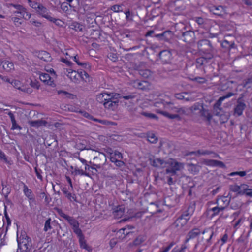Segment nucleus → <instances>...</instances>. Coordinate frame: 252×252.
Returning <instances> with one entry per match:
<instances>
[{
	"mask_svg": "<svg viewBox=\"0 0 252 252\" xmlns=\"http://www.w3.org/2000/svg\"><path fill=\"white\" fill-rule=\"evenodd\" d=\"M51 219L49 218L45 221V223L44 224V230L46 232L48 230H50L52 229V227L51 225Z\"/></svg>",
	"mask_w": 252,
	"mask_h": 252,
	"instance_id": "8fccbe9b",
	"label": "nucleus"
},
{
	"mask_svg": "<svg viewBox=\"0 0 252 252\" xmlns=\"http://www.w3.org/2000/svg\"><path fill=\"white\" fill-rule=\"evenodd\" d=\"M228 235L227 233H225L223 235V236H222V237L221 239V246L223 245L225 243H226V242L228 240Z\"/></svg>",
	"mask_w": 252,
	"mask_h": 252,
	"instance_id": "338daca9",
	"label": "nucleus"
},
{
	"mask_svg": "<svg viewBox=\"0 0 252 252\" xmlns=\"http://www.w3.org/2000/svg\"><path fill=\"white\" fill-rule=\"evenodd\" d=\"M94 160L97 162L98 160H100L101 161V163H99L98 164H94L93 163L92 164V166L90 167V168L92 169L96 170V168H100L101 167V166L105 164L106 161V158L104 155H101L99 157H96L94 158Z\"/></svg>",
	"mask_w": 252,
	"mask_h": 252,
	"instance_id": "ddd939ff",
	"label": "nucleus"
},
{
	"mask_svg": "<svg viewBox=\"0 0 252 252\" xmlns=\"http://www.w3.org/2000/svg\"><path fill=\"white\" fill-rule=\"evenodd\" d=\"M246 175V171H244L233 172L229 174V175L231 176H233L235 175H239L241 177H244Z\"/></svg>",
	"mask_w": 252,
	"mask_h": 252,
	"instance_id": "4d7b16f0",
	"label": "nucleus"
},
{
	"mask_svg": "<svg viewBox=\"0 0 252 252\" xmlns=\"http://www.w3.org/2000/svg\"><path fill=\"white\" fill-rule=\"evenodd\" d=\"M67 76L75 83H79V72H76L74 70H67Z\"/></svg>",
	"mask_w": 252,
	"mask_h": 252,
	"instance_id": "f3484780",
	"label": "nucleus"
},
{
	"mask_svg": "<svg viewBox=\"0 0 252 252\" xmlns=\"http://www.w3.org/2000/svg\"><path fill=\"white\" fill-rule=\"evenodd\" d=\"M223 7L221 6H213L211 9V11L215 15L220 16L222 15Z\"/></svg>",
	"mask_w": 252,
	"mask_h": 252,
	"instance_id": "c756f323",
	"label": "nucleus"
},
{
	"mask_svg": "<svg viewBox=\"0 0 252 252\" xmlns=\"http://www.w3.org/2000/svg\"><path fill=\"white\" fill-rule=\"evenodd\" d=\"M201 241L203 243L205 250L212 244V238L214 235V229L211 227L206 228L202 232Z\"/></svg>",
	"mask_w": 252,
	"mask_h": 252,
	"instance_id": "7ed1b4c3",
	"label": "nucleus"
},
{
	"mask_svg": "<svg viewBox=\"0 0 252 252\" xmlns=\"http://www.w3.org/2000/svg\"><path fill=\"white\" fill-rule=\"evenodd\" d=\"M70 28L76 31H82L83 30V26L77 22H73L70 25Z\"/></svg>",
	"mask_w": 252,
	"mask_h": 252,
	"instance_id": "72a5a7b5",
	"label": "nucleus"
},
{
	"mask_svg": "<svg viewBox=\"0 0 252 252\" xmlns=\"http://www.w3.org/2000/svg\"><path fill=\"white\" fill-rule=\"evenodd\" d=\"M184 168V164L174 161V174L177 170H180Z\"/></svg>",
	"mask_w": 252,
	"mask_h": 252,
	"instance_id": "5fc2aeb1",
	"label": "nucleus"
},
{
	"mask_svg": "<svg viewBox=\"0 0 252 252\" xmlns=\"http://www.w3.org/2000/svg\"><path fill=\"white\" fill-rule=\"evenodd\" d=\"M113 99H114V98L117 99L118 98H124L126 100H128V99H131L134 98V95L133 94H131L128 95L123 96V95H121V94H119L113 93Z\"/></svg>",
	"mask_w": 252,
	"mask_h": 252,
	"instance_id": "473e14b6",
	"label": "nucleus"
},
{
	"mask_svg": "<svg viewBox=\"0 0 252 252\" xmlns=\"http://www.w3.org/2000/svg\"><path fill=\"white\" fill-rule=\"evenodd\" d=\"M29 124L31 126L38 127L42 125H45L46 122L45 121L38 120L36 121H29Z\"/></svg>",
	"mask_w": 252,
	"mask_h": 252,
	"instance_id": "a878e982",
	"label": "nucleus"
},
{
	"mask_svg": "<svg viewBox=\"0 0 252 252\" xmlns=\"http://www.w3.org/2000/svg\"><path fill=\"white\" fill-rule=\"evenodd\" d=\"M195 206V202L191 203L187 208L183 211L182 215L174 221L176 227L182 228L187 224L194 212Z\"/></svg>",
	"mask_w": 252,
	"mask_h": 252,
	"instance_id": "f257e3e1",
	"label": "nucleus"
},
{
	"mask_svg": "<svg viewBox=\"0 0 252 252\" xmlns=\"http://www.w3.org/2000/svg\"><path fill=\"white\" fill-rule=\"evenodd\" d=\"M149 160L150 161V164L153 166L157 168L162 167L164 163V161L160 158L152 159L150 158Z\"/></svg>",
	"mask_w": 252,
	"mask_h": 252,
	"instance_id": "4be33fe9",
	"label": "nucleus"
},
{
	"mask_svg": "<svg viewBox=\"0 0 252 252\" xmlns=\"http://www.w3.org/2000/svg\"><path fill=\"white\" fill-rule=\"evenodd\" d=\"M242 219L240 218L233 224V228L235 230H237L239 228L240 224L242 222Z\"/></svg>",
	"mask_w": 252,
	"mask_h": 252,
	"instance_id": "0e129e2a",
	"label": "nucleus"
},
{
	"mask_svg": "<svg viewBox=\"0 0 252 252\" xmlns=\"http://www.w3.org/2000/svg\"><path fill=\"white\" fill-rule=\"evenodd\" d=\"M207 62V59L204 57L198 58L196 60V65L197 67H200Z\"/></svg>",
	"mask_w": 252,
	"mask_h": 252,
	"instance_id": "f704fd0d",
	"label": "nucleus"
},
{
	"mask_svg": "<svg viewBox=\"0 0 252 252\" xmlns=\"http://www.w3.org/2000/svg\"><path fill=\"white\" fill-rule=\"evenodd\" d=\"M178 28L181 29V33L182 35L180 37L181 40L187 43H191L195 41V34L194 32L191 30L184 31L185 30V25L183 23L174 24V32L177 33L176 34L174 33V36L179 37V33L177 32Z\"/></svg>",
	"mask_w": 252,
	"mask_h": 252,
	"instance_id": "f03ea898",
	"label": "nucleus"
},
{
	"mask_svg": "<svg viewBox=\"0 0 252 252\" xmlns=\"http://www.w3.org/2000/svg\"><path fill=\"white\" fill-rule=\"evenodd\" d=\"M21 18H23L25 19L28 20L31 18V14L29 13H28L26 8L24 9L23 10V13L22 14H21L20 15H18Z\"/></svg>",
	"mask_w": 252,
	"mask_h": 252,
	"instance_id": "3c124183",
	"label": "nucleus"
},
{
	"mask_svg": "<svg viewBox=\"0 0 252 252\" xmlns=\"http://www.w3.org/2000/svg\"><path fill=\"white\" fill-rule=\"evenodd\" d=\"M186 244L187 243H185L184 242V244L182 245V246L181 247V248L179 250H177L176 251V252H185L187 248V246H186Z\"/></svg>",
	"mask_w": 252,
	"mask_h": 252,
	"instance_id": "774afa93",
	"label": "nucleus"
},
{
	"mask_svg": "<svg viewBox=\"0 0 252 252\" xmlns=\"http://www.w3.org/2000/svg\"><path fill=\"white\" fill-rule=\"evenodd\" d=\"M159 56L163 62L168 63L171 60L172 53L170 50H163L159 53Z\"/></svg>",
	"mask_w": 252,
	"mask_h": 252,
	"instance_id": "9b49d317",
	"label": "nucleus"
},
{
	"mask_svg": "<svg viewBox=\"0 0 252 252\" xmlns=\"http://www.w3.org/2000/svg\"><path fill=\"white\" fill-rule=\"evenodd\" d=\"M65 196L70 201H73L75 202H77V197L75 194L71 193L70 192H69L68 193H67L66 195H65Z\"/></svg>",
	"mask_w": 252,
	"mask_h": 252,
	"instance_id": "09e8293b",
	"label": "nucleus"
},
{
	"mask_svg": "<svg viewBox=\"0 0 252 252\" xmlns=\"http://www.w3.org/2000/svg\"><path fill=\"white\" fill-rule=\"evenodd\" d=\"M74 61L77 63L78 65L82 66L85 68H90V65L87 63H81L79 61L78 58H77V56H75L73 57Z\"/></svg>",
	"mask_w": 252,
	"mask_h": 252,
	"instance_id": "4c0bfd02",
	"label": "nucleus"
},
{
	"mask_svg": "<svg viewBox=\"0 0 252 252\" xmlns=\"http://www.w3.org/2000/svg\"><path fill=\"white\" fill-rule=\"evenodd\" d=\"M147 139L148 141L151 143H156L158 141V138L153 133L148 135Z\"/></svg>",
	"mask_w": 252,
	"mask_h": 252,
	"instance_id": "a18cd8bd",
	"label": "nucleus"
},
{
	"mask_svg": "<svg viewBox=\"0 0 252 252\" xmlns=\"http://www.w3.org/2000/svg\"><path fill=\"white\" fill-rule=\"evenodd\" d=\"M241 189V195L252 197V189L249 188V186L247 184H242Z\"/></svg>",
	"mask_w": 252,
	"mask_h": 252,
	"instance_id": "412c9836",
	"label": "nucleus"
},
{
	"mask_svg": "<svg viewBox=\"0 0 252 252\" xmlns=\"http://www.w3.org/2000/svg\"><path fill=\"white\" fill-rule=\"evenodd\" d=\"M242 184L240 185H234L231 186V190L234 192H236L238 194L241 195Z\"/></svg>",
	"mask_w": 252,
	"mask_h": 252,
	"instance_id": "c9c22d12",
	"label": "nucleus"
},
{
	"mask_svg": "<svg viewBox=\"0 0 252 252\" xmlns=\"http://www.w3.org/2000/svg\"><path fill=\"white\" fill-rule=\"evenodd\" d=\"M246 107L245 103L242 102L240 98H239L237 100V104L234 108V115L237 116H241Z\"/></svg>",
	"mask_w": 252,
	"mask_h": 252,
	"instance_id": "9d476101",
	"label": "nucleus"
},
{
	"mask_svg": "<svg viewBox=\"0 0 252 252\" xmlns=\"http://www.w3.org/2000/svg\"><path fill=\"white\" fill-rule=\"evenodd\" d=\"M210 155L213 154L212 157L213 158H218L219 157V155L215 152H212L211 151L209 150H198L196 151H192L191 152H189V153L187 154V155Z\"/></svg>",
	"mask_w": 252,
	"mask_h": 252,
	"instance_id": "dca6fc26",
	"label": "nucleus"
},
{
	"mask_svg": "<svg viewBox=\"0 0 252 252\" xmlns=\"http://www.w3.org/2000/svg\"><path fill=\"white\" fill-rule=\"evenodd\" d=\"M132 86L137 89L145 90L148 89L149 84L146 81H140L139 80H134L132 82Z\"/></svg>",
	"mask_w": 252,
	"mask_h": 252,
	"instance_id": "f8f14e48",
	"label": "nucleus"
},
{
	"mask_svg": "<svg viewBox=\"0 0 252 252\" xmlns=\"http://www.w3.org/2000/svg\"><path fill=\"white\" fill-rule=\"evenodd\" d=\"M12 85L16 88L20 90L22 88L20 87V82L18 81L15 80L11 82Z\"/></svg>",
	"mask_w": 252,
	"mask_h": 252,
	"instance_id": "69168bd1",
	"label": "nucleus"
},
{
	"mask_svg": "<svg viewBox=\"0 0 252 252\" xmlns=\"http://www.w3.org/2000/svg\"><path fill=\"white\" fill-rule=\"evenodd\" d=\"M24 193L25 195L30 199V200H33V195L31 189H29L28 187L24 184Z\"/></svg>",
	"mask_w": 252,
	"mask_h": 252,
	"instance_id": "bb28decb",
	"label": "nucleus"
},
{
	"mask_svg": "<svg viewBox=\"0 0 252 252\" xmlns=\"http://www.w3.org/2000/svg\"><path fill=\"white\" fill-rule=\"evenodd\" d=\"M36 11L42 17L47 20L50 16L49 14L48 10L41 4H40Z\"/></svg>",
	"mask_w": 252,
	"mask_h": 252,
	"instance_id": "6ab92c4d",
	"label": "nucleus"
},
{
	"mask_svg": "<svg viewBox=\"0 0 252 252\" xmlns=\"http://www.w3.org/2000/svg\"><path fill=\"white\" fill-rule=\"evenodd\" d=\"M28 2L29 3L30 6L33 9H35L36 10L37 9L39 6L40 5V3H37L36 1H32L31 0H28Z\"/></svg>",
	"mask_w": 252,
	"mask_h": 252,
	"instance_id": "603ef678",
	"label": "nucleus"
},
{
	"mask_svg": "<svg viewBox=\"0 0 252 252\" xmlns=\"http://www.w3.org/2000/svg\"><path fill=\"white\" fill-rule=\"evenodd\" d=\"M79 226H77L74 228H73V232L77 235L78 237L79 238L80 240L81 241V239L82 238H83V235L82 232V230L79 228Z\"/></svg>",
	"mask_w": 252,
	"mask_h": 252,
	"instance_id": "a19ab883",
	"label": "nucleus"
},
{
	"mask_svg": "<svg viewBox=\"0 0 252 252\" xmlns=\"http://www.w3.org/2000/svg\"><path fill=\"white\" fill-rule=\"evenodd\" d=\"M96 100L99 103H103V104H104V103H105L106 101H104L103 93L97 95Z\"/></svg>",
	"mask_w": 252,
	"mask_h": 252,
	"instance_id": "bf43d9fd",
	"label": "nucleus"
},
{
	"mask_svg": "<svg viewBox=\"0 0 252 252\" xmlns=\"http://www.w3.org/2000/svg\"><path fill=\"white\" fill-rule=\"evenodd\" d=\"M0 65H2L3 69L7 71H9L14 68L13 63L8 61L1 62Z\"/></svg>",
	"mask_w": 252,
	"mask_h": 252,
	"instance_id": "393cba45",
	"label": "nucleus"
},
{
	"mask_svg": "<svg viewBox=\"0 0 252 252\" xmlns=\"http://www.w3.org/2000/svg\"><path fill=\"white\" fill-rule=\"evenodd\" d=\"M154 37L158 38L160 40H164L170 42L173 37V32L170 30H167L161 33L155 34Z\"/></svg>",
	"mask_w": 252,
	"mask_h": 252,
	"instance_id": "0eeeda50",
	"label": "nucleus"
},
{
	"mask_svg": "<svg viewBox=\"0 0 252 252\" xmlns=\"http://www.w3.org/2000/svg\"><path fill=\"white\" fill-rule=\"evenodd\" d=\"M10 5L11 6H13L14 7L16 10L13 12V13L15 15L22 14L23 13V10H24L25 8L21 5L19 4H10Z\"/></svg>",
	"mask_w": 252,
	"mask_h": 252,
	"instance_id": "7c9ffc66",
	"label": "nucleus"
},
{
	"mask_svg": "<svg viewBox=\"0 0 252 252\" xmlns=\"http://www.w3.org/2000/svg\"><path fill=\"white\" fill-rule=\"evenodd\" d=\"M58 213L61 217L67 220L70 225L72 226V228L77 226H79V223L77 220L73 217H70L64 213L62 210L58 209Z\"/></svg>",
	"mask_w": 252,
	"mask_h": 252,
	"instance_id": "6e6552de",
	"label": "nucleus"
},
{
	"mask_svg": "<svg viewBox=\"0 0 252 252\" xmlns=\"http://www.w3.org/2000/svg\"><path fill=\"white\" fill-rule=\"evenodd\" d=\"M57 93L58 94L61 95L62 98L64 99L67 98L73 99L75 96L74 94L65 91L59 90L57 91Z\"/></svg>",
	"mask_w": 252,
	"mask_h": 252,
	"instance_id": "b1692460",
	"label": "nucleus"
},
{
	"mask_svg": "<svg viewBox=\"0 0 252 252\" xmlns=\"http://www.w3.org/2000/svg\"><path fill=\"white\" fill-rule=\"evenodd\" d=\"M48 20L54 23L56 25L58 26H62L63 23V22L61 20L52 17L51 16H50Z\"/></svg>",
	"mask_w": 252,
	"mask_h": 252,
	"instance_id": "ea45409f",
	"label": "nucleus"
},
{
	"mask_svg": "<svg viewBox=\"0 0 252 252\" xmlns=\"http://www.w3.org/2000/svg\"><path fill=\"white\" fill-rule=\"evenodd\" d=\"M20 90L29 94L32 92V89L30 87H23Z\"/></svg>",
	"mask_w": 252,
	"mask_h": 252,
	"instance_id": "e2e57ef3",
	"label": "nucleus"
},
{
	"mask_svg": "<svg viewBox=\"0 0 252 252\" xmlns=\"http://www.w3.org/2000/svg\"><path fill=\"white\" fill-rule=\"evenodd\" d=\"M205 165L212 167H220L224 168L225 165L223 162L221 161H218L214 159H205L204 161Z\"/></svg>",
	"mask_w": 252,
	"mask_h": 252,
	"instance_id": "2eb2a0df",
	"label": "nucleus"
},
{
	"mask_svg": "<svg viewBox=\"0 0 252 252\" xmlns=\"http://www.w3.org/2000/svg\"><path fill=\"white\" fill-rule=\"evenodd\" d=\"M125 212V207L123 206H118L113 209V215L116 219L121 218Z\"/></svg>",
	"mask_w": 252,
	"mask_h": 252,
	"instance_id": "a211bd4d",
	"label": "nucleus"
},
{
	"mask_svg": "<svg viewBox=\"0 0 252 252\" xmlns=\"http://www.w3.org/2000/svg\"><path fill=\"white\" fill-rule=\"evenodd\" d=\"M188 170L193 174H196L199 172V166L192 164L189 165Z\"/></svg>",
	"mask_w": 252,
	"mask_h": 252,
	"instance_id": "e433bc0d",
	"label": "nucleus"
},
{
	"mask_svg": "<svg viewBox=\"0 0 252 252\" xmlns=\"http://www.w3.org/2000/svg\"><path fill=\"white\" fill-rule=\"evenodd\" d=\"M79 78H81L83 80H85L86 78H89V74L85 71H81L79 72Z\"/></svg>",
	"mask_w": 252,
	"mask_h": 252,
	"instance_id": "052dcab7",
	"label": "nucleus"
},
{
	"mask_svg": "<svg viewBox=\"0 0 252 252\" xmlns=\"http://www.w3.org/2000/svg\"><path fill=\"white\" fill-rule=\"evenodd\" d=\"M207 212L211 218L218 215L220 212H223L217 205L213 207L208 208Z\"/></svg>",
	"mask_w": 252,
	"mask_h": 252,
	"instance_id": "aec40b11",
	"label": "nucleus"
},
{
	"mask_svg": "<svg viewBox=\"0 0 252 252\" xmlns=\"http://www.w3.org/2000/svg\"><path fill=\"white\" fill-rule=\"evenodd\" d=\"M39 78L42 82L49 86L52 87L56 86L53 77L50 76L48 73H42L40 74Z\"/></svg>",
	"mask_w": 252,
	"mask_h": 252,
	"instance_id": "1a4fd4ad",
	"label": "nucleus"
},
{
	"mask_svg": "<svg viewBox=\"0 0 252 252\" xmlns=\"http://www.w3.org/2000/svg\"><path fill=\"white\" fill-rule=\"evenodd\" d=\"M18 248L26 252H29L32 247V243L30 238L26 234L21 235L17 237Z\"/></svg>",
	"mask_w": 252,
	"mask_h": 252,
	"instance_id": "20e7f679",
	"label": "nucleus"
},
{
	"mask_svg": "<svg viewBox=\"0 0 252 252\" xmlns=\"http://www.w3.org/2000/svg\"><path fill=\"white\" fill-rule=\"evenodd\" d=\"M235 95V94L232 92H228L225 95L221 96L219 98L218 102L221 103L224 99L228 98Z\"/></svg>",
	"mask_w": 252,
	"mask_h": 252,
	"instance_id": "37998d69",
	"label": "nucleus"
},
{
	"mask_svg": "<svg viewBox=\"0 0 252 252\" xmlns=\"http://www.w3.org/2000/svg\"><path fill=\"white\" fill-rule=\"evenodd\" d=\"M117 102H118L117 101L113 100V99H111L104 103L103 105L106 108L113 109L115 107H116Z\"/></svg>",
	"mask_w": 252,
	"mask_h": 252,
	"instance_id": "c85d7f7f",
	"label": "nucleus"
},
{
	"mask_svg": "<svg viewBox=\"0 0 252 252\" xmlns=\"http://www.w3.org/2000/svg\"><path fill=\"white\" fill-rule=\"evenodd\" d=\"M126 18L127 21H132L133 16L134 15L133 13L130 11L129 9L125 12Z\"/></svg>",
	"mask_w": 252,
	"mask_h": 252,
	"instance_id": "49530a36",
	"label": "nucleus"
},
{
	"mask_svg": "<svg viewBox=\"0 0 252 252\" xmlns=\"http://www.w3.org/2000/svg\"><path fill=\"white\" fill-rule=\"evenodd\" d=\"M103 95L105 101H108L111 99H113V93H107L103 92Z\"/></svg>",
	"mask_w": 252,
	"mask_h": 252,
	"instance_id": "864d4df0",
	"label": "nucleus"
},
{
	"mask_svg": "<svg viewBox=\"0 0 252 252\" xmlns=\"http://www.w3.org/2000/svg\"><path fill=\"white\" fill-rule=\"evenodd\" d=\"M11 123H12V127H11L12 130L18 129V130H20L22 129V127L16 123V121L15 120L12 121Z\"/></svg>",
	"mask_w": 252,
	"mask_h": 252,
	"instance_id": "13d9d810",
	"label": "nucleus"
},
{
	"mask_svg": "<svg viewBox=\"0 0 252 252\" xmlns=\"http://www.w3.org/2000/svg\"><path fill=\"white\" fill-rule=\"evenodd\" d=\"M145 237L144 236L140 235L138 236L133 241V243L134 245L138 246L140 245L145 240Z\"/></svg>",
	"mask_w": 252,
	"mask_h": 252,
	"instance_id": "58836bf2",
	"label": "nucleus"
},
{
	"mask_svg": "<svg viewBox=\"0 0 252 252\" xmlns=\"http://www.w3.org/2000/svg\"><path fill=\"white\" fill-rule=\"evenodd\" d=\"M199 50L203 52L210 53L213 49L211 42L207 39L200 40L197 43Z\"/></svg>",
	"mask_w": 252,
	"mask_h": 252,
	"instance_id": "423d86ee",
	"label": "nucleus"
},
{
	"mask_svg": "<svg viewBox=\"0 0 252 252\" xmlns=\"http://www.w3.org/2000/svg\"><path fill=\"white\" fill-rule=\"evenodd\" d=\"M140 114L142 115H143L146 117H147L148 118H150V119H157V116L156 115L152 114V113H148L147 112L142 111L140 113Z\"/></svg>",
	"mask_w": 252,
	"mask_h": 252,
	"instance_id": "de8ad7c7",
	"label": "nucleus"
},
{
	"mask_svg": "<svg viewBox=\"0 0 252 252\" xmlns=\"http://www.w3.org/2000/svg\"><path fill=\"white\" fill-rule=\"evenodd\" d=\"M173 246V242H171L168 246L163 247L162 248V250L160 251L159 252H168Z\"/></svg>",
	"mask_w": 252,
	"mask_h": 252,
	"instance_id": "680f3d73",
	"label": "nucleus"
},
{
	"mask_svg": "<svg viewBox=\"0 0 252 252\" xmlns=\"http://www.w3.org/2000/svg\"><path fill=\"white\" fill-rule=\"evenodd\" d=\"M201 116L205 118V120L208 122V124H210L212 115L211 113L208 110L205 109H202L201 112Z\"/></svg>",
	"mask_w": 252,
	"mask_h": 252,
	"instance_id": "cd10ccee",
	"label": "nucleus"
},
{
	"mask_svg": "<svg viewBox=\"0 0 252 252\" xmlns=\"http://www.w3.org/2000/svg\"><path fill=\"white\" fill-rule=\"evenodd\" d=\"M234 43L232 42H229L226 40H224L221 43V46L223 48L230 49L233 45Z\"/></svg>",
	"mask_w": 252,
	"mask_h": 252,
	"instance_id": "79ce46f5",
	"label": "nucleus"
},
{
	"mask_svg": "<svg viewBox=\"0 0 252 252\" xmlns=\"http://www.w3.org/2000/svg\"><path fill=\"white\" fill-rule=\"evenodd\" d=\"M230 198L228 196H223L218 197L216 201L215 202L212 201L209 202L208 204L210 206L213 204H216L219 207L222 211L223 212L224 209L228 206L230 203Z\"/></svg>",
	"mask_w": 252,
	"mask_h": 252,
	"instance_id": "39448f33",
	"label": "nucleus"
},
{
	"mask_svg": "<svg viewBox=\"0 0 252 252\" xmlns=\"http://www.w3.org/2000/svg\"><path fill=\"white\" fill-rule=\"evenodd\" d=\"M34 170L37 178L40 180V181H43V177L41 175V173H42V170L38 169L37 167L34 168Z\"/></svg>",
	"mask_w": 252,
	"mask_h": 252,
	"instance_id": "6e6d98bb",
	"label": "nucleus"
},
{
	"mask_svg": "<svg viewBox=\"0 0 252 252\" xmlns=\"http://www.w3.org/2000/svg\"><path fill=\"white\" fill-rule=\"evenodd\" d=\"M139 73L144 78H149L152 74V72L149 69H141L139 71Z\"/></svg>",
	"mask_w": 252,
	"mask_h": 252,
	"instance_id": "2f4dec72",
	"label": "nucleus"
},
{
	"mask_svg": "<svg viewBox=\"0 0 252 252\" xmlns=\"http://www.w3.org/2000/svg\"><path fill=\"white\" fill-rule=\"evenodd\" d=\"M38 58L45 62L51 61V57L49 53L45 51L40 52L38 56Z\"/></svg>",
	"mask_w": 252,
	"mask_h": 252,
	"instance_id": "5701e85b",
	"label": "nucleus"
},
{
	"mask_svg": "<svg viewBox=\"0 0 252 252\" xmlns=\"http://www.w3.org/2000/svg\"><path fill=\"white\" fill-rule=\"evenodd\" d=\"M200 234L201 231L198 228H194L191 230L187 235L186 238L185 240V243H188L190 239H194L197 237Z\"/></svg>",
	"mask_w": 252,
	"mask_h": 252,
	"instance_id": "4468645a",
	"label": "nucleus"
},
{
	"mask_svg": "<svg viewBox=\"0 0 252 252\" xmlns=\"http://www.w3.org/2000/svg\"><path fill=\"white\" fill-rule=\"evenodd\" d=\"M123 5L116 4L112 6L110 9L114 12H120L123 11Z\"/></svg>",
	"mask_w": 252,
	"mask_h": 252,
	"instance_id": "c03bdc74",
	"label": "nucleus"
}]
</instances>
